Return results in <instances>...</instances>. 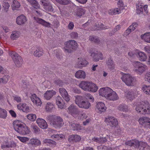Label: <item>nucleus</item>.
<instances>
[{"mask_svg": "<svg viewBox=\"0 0 150 150\" xmlns=\"http://www.w3.org/2000/svg\"><path fill=\"white\" fill-rule=\"evenodd\" d=\"M46 118L50 125L56 128H60L64 124L63 119L60 116L49 115Z\"/></svg>", "mask_w": 150, "mask_h": 150, "instance_id": "f257e3e1", "label": "nucleus"}, {"mask_svg": "<svg viewBox=\"0 0 150 150\" xmlns=\"http://www.w3.org/2000/svg\"><path fill=\"white\" fill-rule=\"evenodd\" d=\"M13 125L14 129L21 134L26 135L30 132L28 127L25 125L21 124L18 120L14 121L13 123Z\"/></svg>", "mask_w": 150, "mask_h": 150, "instance_id": "f03ea898", "label": "nucleus"}, {"mask_svg": "<svg viewBox=\"0 0 150 150\" xmlns=\"http://www.w3.org/2000/svg\"><path fill=\"white\" fill-rule=\"evenodd\" d=\"M79 87L85 91L96 92L98 90L97 86L94 83L89 82L82 81L79 84Z\"/></svg>", "mask_w": 150, "mask_h": 150, "instance_id": "7ed1b4c3", "label": "nucleus"}, {"mask_svg": "<svg viewBox=\"0 0 150 150\" xmlns=\"http://www.w3.org/2000/svg\"><path fill=\"white\" fill-rule=\"evenodd\" d=\"M75 103L80 108L87 109L90 106V104L88 102L83 99V97L80 96H75Z\"/></svg>", "mask_w": 150, "mask_h": 150, "instance_id": "20e7f679", "label": "nucleus"}, {"mask_svg": "<svg viewBox=\"0 0 150 150\" xmlns=\"http://www.w3.org/2000/svg\"><path fill=\"white\" fill-rule=\"evenodd\" d=\"M134 71L139 74L144 72L147 69V66L138 61H134L132 62Z\"/></svg>", "mask_w": 150, "mask_h": 150, "instance_id": "39448f33", "label": "nucleus"}, {"mask_svg": "<svg viewBox=\"0 0 150 150\" xmlns=\"http://www.w3.org/2000/svg\"><path fill=\"white\" fill-rule=\"evenodd\" d=\"M65 47L64 48L65 52L71 53L72 50H75L78 47L77 42L74 40H69L65 43Z\"/></svg>", "mask_w": 150, "mask_h": 150, "instance_id": "423d86ee", "label": "nucleus"}, {"mask_svg": "<svg viewBox=\"0 0 150 150\" xmlns=\"http://www.w3.org/2000/svg\"><path fill=\"white\" fill-rule=\"evenodd\" d=\"M16 66L18 67L21 66L23 63V60L21 57L17 53L12 52L10 53Z\"/></svg>", "mask_w": 150, "mask_h": 150, "instance_id": "0eeeda50", "label": "nucleus"}, {"mask_svg": "<svg viewBox=\"0 0 150 150\" xmlns=\"http://www.w3.org/2000/svg\"><path fill=\"white\" fill-rule=\"evenodd\" d=\"M117 3L119 8L115 9H112L109 10L108 13L111 15L118 14L121 13V11L124 9V4L122 1L121 0H118Z\"/></svg>", "mask_w": 150, "mask_h": 150, "instance_id": "6e6552de", "label": "nucleus"}, {"mask_svg": "<svg viewBox=\"0 0 150 150\" xmlns=\"http://www.w3.org/2000/svg\"><path fill=\"white\" fill-rule=\"evenodd\" d=\"M122 80L128 86H133L135 79L134 77L130 75L125 74L121 77Z\"/></svg>", "mask_w": 150, "mask_h": 150, "instance_id": "1a4fd4ad", "label": "nucleus"}, {"mask_svg": "<svg viewBox=\"0 0 150 150\" xmlns=\"http://www.w3.org/2000/svg\"><path fill=\"white\" fill-rule=\"evenodd\" d=\"M67 112L74 117H77L79 113L78 108L73 104L71 105L68 108Z\"/></svg>", "mask_w": 150, "mask_h": 150, "instance_id": "9d476101", "label": "nucleus"}, {"mask_svg": "<svg viewBox=\"0 0 150 150\" xmlns=\"http://www.w3.org/2000/svg\"><path fill=\"white\" fill-rule=\"evenodd\" d=\"M105 122L108 125L111 127H115L118 124L117 120L112 117L108 116L106 118Z\"/></svg>", "mask_w": 150, "mask_h": 150, "instance_id": "9b49d317", "label": "nucleus"}, {"mask_svg": "<svg viewBox=\"0 0 150 150\" xmlns=\"http://www.w3.org/2000/svg\"><path fill=\"white\" fill-rule=\"evenodd\" d=\"M139 122L141 125L150 128V119L148 117H142L139 119Z\"/></svg>", "mask_w": 150, "mask_h": 150, "instance_id": "f8f14e48", "label": "nucleus"}, {"mask_svg": "<svg viewBox=\"0 0 150 150\" xmlns=\"http://www.w3.org/2000/svg\"><path fill=\"white\" fill-rule=\"evenodd\" d=\"M34 19L37 23L41 24L45 27L47 28L51 27V23L46 21L42 19L37 17H34Z\"/></svg>", "mask_w": 150, "mask_h": 150, "instance_id": "ddd939ff", "label": "nucleus"}, {"mask_svg": "<svg viewBox=\"0 0 150 150\" xmlns=\"http://www.w3.org/2000/svg\"><path fill=\"white\" fill-rule=\"evenodd\" d=\"M91 56L92 57L93 61L97 62L99 59H103L102 54L97 51L92 52L91 54Z\"/></svg>", "mask_w": 150, "mask_h": 150, "instance_id": "4468645a", "label": "nucleus"}, {"mask_svg": "<svg viewBox=\"0 0 150 150\" xmlns=\"http://www.w3.org/2000/svg\"><path fill=\"white\" fill-rule=\"evenodd\" d=\"M59 92L64 100L67 102L70 100L69 96L65 89L63 88H59Z\"/></svg>", "mask_w": 150, "mask_h": 150, "instance_id": "2eb2a0df", "label": "nucleus"}, {"mask_svg": "<svg viewBox=\"0 0 150 150\" xmlns=\"http://www.w3.org/2000/svg\"><path fill=\"white\" fill-rule=\"evenodd\" d=\"M145 101H142L138 104L136 106L135 109L136 111L141 114H144V108H143L145 104Z\"/></svg>", "mask_w": 150, "mask_h": 150, "instance_id": "dca6fc26", "label": "nucleus"}, {"mask_svg": "<svg viewBox=\"0 0 150 150\" xmlns=\"http://www.w3.org/2000/svg\"><path fill=\"white\" fill-rule=\"evenodd\" d=\"M69 123V126L73 130H78L81 129L80 125L76 123V121H70Z\"/></svg>", "mask_w": 150, "mask_h": 150, "instance_id": "f3484780", "label": "nucleus"}, {"mask_svg": "<svg viewBox=\"0 0 150 150\" xmlns=\"http://www.w3.org/2000/svg\"><path fill=\"white\" fill-rule=\"evenodd\" d=\"M26 17L23 15L18 16L16 19V23L18 25L24 24L27 21Z\"/></svg>", "mask_w": 150, "mask_h": 150, "instance_id": "a211bd4d", "label": "nucleus"}, {"mask_svg": "<svg viewBox=\"0 0 150 150\" xmlns=\"http://www.w3.org/2000/svg\"><path fill=\"white\" fill-rule=\"evenodd\" d=\"M31 99L33 103L37 106L40 105L41 104L40 99L35 94H33L31 97Z\"/></svg>", "mask_w": 150, "mask_h": 150, "instance_id": "6ab92c4d", "label": "nucleus"}, {"mask_svg": "<svg viewBox=\"0 0 150 150\" xmlns=\"http://www.w3.org/2000/svg\"><path fill=\"white\" fill-rule=\"evenodd\" d=\"M37 123L41 128L45 129L47 127V125L46 122L43 119L38 118L37 120Z\"/></svg>", "mask_w": 150, "mask_h": 150, "instance_id": "aec40b11", "label": "nucleus"}, {"mask_svg": "<svg viewBox=\"0 0 150 150\" xmlns=\"http://www.w3.org/2000/svg\"><path fill=\"white\" fill-rule=\"evenodd\" d=\"M81 139L80 137L77 135H72L69 137L68 140L70 142H79Z\"/></svg>", "mask_w": 150, "mask_h": 150, "instance_id": "412c9836", "label": "nucleus"}, {"mask_svg": "<svg viewBox=\"0 0 150 150\" xmlns=\"http://www.w3.org/2000/svg\"><path fill=\"white\" fill-rule=\"evenodd\" d=\"M56 94V92L53 90L47 91L44 94V97L46 99L49 100Z\"/></svg>", "mask_w": 150, "mask_h": 150, "instance_id": "4be33fe9", "label": "nucleus"}, {"mask_svg": "<svg viewBox=\"0 0 150 150\" xmlns=\"http://www.w3.org/2000/svg\"><path fill=\"white\" fill-rule=\"evenodd\" d=\"M79 61L77 64L78 67L81 68L85 67L88 64V62L84 59L79 58Z\"/></svg>", "mask_w": 150, "mask_h": 150, "instance_id": "5701e85b", "label": "nucleus"}, {"mask_svg": "<svg viewBox=\"0 0 150 150\" xmlns=\"http://www.w3.org/2000/svg\"><path fill=\"white\" fill-rule=\"evenodd\" d=\"M96 108L101 113L105 112L106 109V107L105 106L104 104L102 102H99L97 103Z\"/></svg>", "mask_w": 150, "mask_h": 150, "instance_id": "b1692460", "label": "nucleus"}, {"mask_svg": "<svg viewBox=\"0 0 150 150\" xmlns=\"http://www.w3.org/2000/svg\"><path fill=\"white\" fill-rule=\"evenodd\" d=\"M136 55L139 60L141 61H144L147 58L146 55L143 52H138L136 54Z\"/></svg>", "mask_w": 150, "mask_h": 150, "instance_id": "393cba45", "label": "nucleus"}, {"mask_svg": "<svg viewBox=\"0 0 150 150\" xmlns=\"http://www.w3.org/2000/svg\"><path fill=\"white\" fill-rule=\"evenodd\" d=\"M139 150H148L149 149V146L146 143L144 142H139L138 147Z\"/></svg>", "mask_w": 150, "mask_h": 150, "instance_id": "a878e982", "label": "nucleus"}, {"mask_svg": "<svg viewBox=\"0 0 150 150\" xmlns=\"http://www.w3.org/2000/svg\"><path fill=\"white\" fill-rule=\"evenodd\" d=\"M106 63L108 68L112 70L114 69L115 64L111 57L108 58V59L106 61Z\"/></svg>", "mask_w": 150, "mask_h": 150, "instance_id": "bb28decb", "label": "nucleus"}, {"mask_svg": "<svg viewBox=\"0 0 150 150\" xmlns=\"http://www.w3.org/2000/svg\"><path fill=\"white\" fill-rule=\"evenodd\" d=\"M85 12V11L83 8H78L75 11V14L78 17H81L84 15Z\"/></svg>", "mask_w": 150, "mask_h": 150, "instance_id": "cd10ccee", "label": "nucleus"}, {"mask_svg": "<svg viewBox=\"0 0 150 150\" xmlns=\"http://www.w3.org/2000/svg\"><path fill=\"white\" fill-rule=\"evenodd\" d=\"M75 76L77 78L84 79L86 77V74L84 71L80 70L76 72L75 74Z\"/></svg>", "mask_w": 150, "mask_h": 150, "instance_id": "c85d7f7f", "label": "nucleus"}, {"mask_svg": "<svg viewBox=\"0 0 150 150\" xmlns=\"http://www.w3.org/2000/svg\"><path fill=\"white\" fill-rule=\"evenodd\" d=\"M141 38L145 42L150 43V33L148 32L142 35L141 36Z\"/></svg>", "mask_w": 150, "mask_h": 150, "instance_id": "c756f323", "label": "nucleus"}, {"mask_svg": "<svg viewBox=\"0 0 150 150\" xmlns=\"http://www.w3.org/2000/svg\"><path fill=\"white\" fill-rule=\"evenodd\" d=\"M112 92L111 94L110 95V96H108L107 99L111 100H118L119 97L116 92L113 91Z\"/></svg>", "mask_w": 150, "mask_h": 150, "instance_id": "7c9ffc66", "label": "nucleus"}, {"mask_svg": "<svg viewBox=\"0 0 150 150\" xmlns=\"http://www.w3.org/2000/svg\"><path fill=\"white\" fill-rule=\"evenodd\" d=\"M145 104L144 105V114H149L150 113V105L147 101H145Z\"/></svg>", "mask_w": 150, "mask_h": 150, "instance_id": "2f4dec72", "label": "nucleus"}, {"mask_svg": "<svg viewBox=\"0 0 150 150\" xmlns=\"http://www.w3.org/2000/svg\"><path fill=\"white\" fill-rule=\"evenodd\" d=\"M43 51L41 48L39 47L34 52V54L36 57H39L43 54Z\"/></svg>", "mask_w": 150, "mask_h": 150, "instance_id": "473e14b6", "label": "nucleus"}, {"mask_svg": "<svg viewBox=\"0 0 150 150\" xmlns=\"http://www.w3.org/2000/svg\"><path fill=\"white\" fill-rule=\"evenodd\" d=\"M126 96L127 98L132 100L135 98V94L132 91H128L126 93Z\"/></svg>", "mask_w": 150, "mask_h": 150, "instance_id": "72a5a7b5", "label": "nucleus"}, {"mask_svg": "<svg viewBox=\"0 0 150 150\" xmlns=\"http://www.w3.org/2000/svg\"><path fill=\"white\" fill-rule=\"evenodd\" d=\"M30 144L32 145L39 146L41 145L40 141L36 139H31L30 141Z\"/></svg>", "mask_w": 150, "mask_h": 150, "instance_id": "f704fd0d", "label": "nucleus"}, {"mask_svg": "<svg viewBox=\"0 0 150 150\" xmlns=\"http://www.w3.org/2000/svg\"><path fill=\"white\" fill-rule=\"evenodd\" d=\"M56 101L57 105L59 108H63V105L62 103V102L63 100L61 97L59 96H58L56 98Z\"/></svg>", "mask_w": 150, "mask_h": 150, "instance_id": "c9c22d12", "label": "nucleus"}, {"mask_svg": "<svg viewBox=\"0 0 150 150\" xmlns=\"http://www.w3.org/2000/svg\"><path fill=\"white\" fill-rule=\"evenodd\" d=\"M19 36V32L17 31H13L11 35V38L13 40L16 39L18 38Z\"/></svg>", "mask_w": 150, "mask_h": 150, "instance_id": "e433bc0d", "label": "nucleus"}, {"mask_svg": "<svg viewBox=\"0 0 150 150\" xmlns=\"http://www.w3.org/2000/svg\"><path fill=\"white\" fill-rule=\"evenodd\" d=\"M20 6V3L17 1L14 0L13 2V4L11 5L13 10H17Z\"/></svg>", "mask_w": 150, "mask_h": 150, "instance_id": "4c0bfd02", "label": "nucleus"}, {"mask_svg": "<svg viewBox=\"0 0 150 150\" xmlns=\"http://www.w3.org/2000/svg\"><path fill=\"white\" fill-rule=\"evenodd\" d=\"M7 115V112L5 109L0 108V118L4 119Z\"/></svg>", "mask_w": 150, "mask_h": 150, "instance_id": "58836bf2", "label": "nucleus"}, {"mask_svg": "<svg viewBox=\"0 0 150 150\" xmlns=\"http://www.w3.org/2000/svg\"><path fill=\"white\" fill-rule=\"evenodd\" d=\"M107 90V87H103L100 88L99 91L100 95L105 97V96H107L106 94Z\"/></svg>", "mask_w": 150, "mask_h": 150, "instance_id": "ea45409f", "label": "nucleus"}, {"mask_svg": "<svg viewBox=\"0 0 150 150\" xmlns=\"http://www.w3.org/2000/svg\"><path fill=\"white\" fill-rule=\"evenodd\" d=\"M142 90L145 93L150 95V86L144 85L142 87Z\"/></svg>", "mask_w": 150, "mask_h": 150, "instance_id": "a19ab883", "label": "nucleus"}, {"mask_svg": "<svg viewBox=\"0 0 150 150\" xmlns=\"http://www.w3.org/2000/svg\"><path fill=\"white\" fill-rule=\"evenodd\" d=\"M127 106L124 104H121L120 105L117 107V109L118 110L122 111H126L127 110Z\"/></svg>", "mask_w": 150, "mask_h": 150, "instance_id": "79ce46f5", "label": "nucleus"}, {"mask_svg": "<svg viewBox=\"0 0 150 150\" xmlns=\"http://www.w3.org/2000/svg\"><path fill=\"white\" fill-rule=\"evenodd\" d=\"M89 39L90 41L96 43H98L100 42L99 38L96 36H90Z\"/></svg>", "mask_w": 150, "mask_h": 150, "instance_id": "37998d69", "label": "nucleus"}, {"mask_svg": "<svg viewBox=\"0 0 150 150\" xmlns=\"http://www.w3.org/2000/svg\"><path fill=\"white\" fill-rule=\"evenodd\" d=\"M31 128L32 130L35 134H38L40 131L39 128L34 125H31Z\"/></svg>", "mask_w": 150, "mask_h": 150, "instance_id": "c03bdc74", "label": "nucleus"}, {"mask_svg": "<svg viewBox=\"0 0 150 150\" xmlns=\"http://www.w3.org/2000/svg\"><path fill=\"white\" fill-rule=\"evenodd\" d=\"M137 14H140L143 13V6L139 5L137 6Z\"/></svg>", "mask_w": 150, "mask_h": 150, "instance_id": "a18cd8bd", "label": "nucleus"}, {"mask_svg": "<svg viewBox=\"0 0 150 150\" xmlns=\"http://www.w3.org/2000/svg\"><path fill=\"white\" fill-rule=\"evenodd\" d=\"M45 9L48 11H51L53 10L52 5L49 4L47 3L44 6Z\"/></svg>", "mask_w": 150, "mask_h": 150, "instance_id": "49530a36", "label": "nucleus"}, {"mask_svg": "<svg viewBox=\"0 0 150 150\" xmlns=\"http://www.w3.org/2000/svg\"><path fill=\"white\" fill-rule=\"evenodd\" d=\"M27 118L30 120L34 121L36 119V116L35 114H30L27 116Z\"/></svg>", "mask_w": 150, "mask_h": 150, "instance_id": "de8ad7c7", "label": "nucleus"}, {"mask_svg": "<svg viewBox=\"0 0 150 150\" xmlns=\"http://www.w3.org/2000/svg\"><path fill=\"white\" fill-rule=\"evenodd\" d=\"M1 79L2 82L4 83H6L8 81L9 79V76L7 75H5Z\"/></svg>", "mask_w": 150, "mask_h": 150, "instance_id": "09e8293b", "label": "nucleus"}, {"mask_svg": "<svg viewBox=\"0 0 150 150\" xmlns=\"http://www.w3.org/2000/svg\"><path fill=\"white\" fill-rule=\"evenodd\" d=\"M53 105L52 103H48L46 105V109L47 111H50L53 108Z\"/></svg>", "mask_w": 150, "mask_h": 150, "instance_id": "8fccbe9b", "label": "nucleus"}, {"mask_svg": "<svg viewBox=\"0 0 150 150\" xmlns=\"http://www.w3.org/2000/svg\"><path fill=\"white\" fill-rule=\"evenodd\" d=\"M71 38L73 39H77L78 37V34L77 32H72L70 33Z\"/></svg>", "mask_w": 150, "mask_h": 150, "instance_id": "3c124183", "label": "nucleus"}, {"mask_svg": "<svg viewBox=\"0 0 150 150\" xmlns=\"http://www.w3.org/2000/svg\"><path fill=\"white\" fill-rule=\"evenodd\" d=\"M139 142L137 140H132V146L138 148Z\"/></svg>", "mask_w": 150, "mask_h": 150, "instance_id": "603ef678", "label": "nucleus"}, {"mask_svg": "<svg viewBox=\"0 0 150 150\" xmlns=\"http://www.w3.org/2000/svg\"><path fill=\"white\" fill-rule=\"evenodd\" d=\"M43 142L44 143H48L49 144H52L54 145H56V143L55 141L49 139H45L43 140Z\"/></svg>", "mask_w": 150, "mask_h": 150, "instance_id": "864d4df0", "label": "nucleus"}, {"mask_svg": "<svg viewBox=\"0 0 150 150\" xmlns=\"http://www.w3.org/2000/svg\"><path fill=\"white\" fill-rule=\"evenodd\" d=\"M64 137V136L63 134H54L51 136L52 138H57V139H63Z\"/></svg>", "mask_w": 150, "mask_h": 150, "instance_id": "5fc2aeb1", "label": "nucleus"}, {"mask_svg": "<svg viewBox=\"0 0 150 150\" xmlns=\"http://www.w3.org/2000/svg\"><path fill=\"white\" fill-rule=\"evenodd\" d=\"M3 7L6 12L8 11V9L9 7V5L8 2H6L5 1L4 2L3 4Z\"/></svg>", "mask_w": 150, "mask_h": 150, "instance_id": "6e6d98bb", "label": "nucleus"}, {"mask_svg": "<svg viewBox=\"0 0 150 150\" xmlns=\"http://www.w3.org/2000/svg\"><path fill=\"white\" fill-rule=\"evenodd\" d=\"M52 25L54 27L57 28L59 26V22L57 20H54L52 22Z\"/></svg>", "mask_w": 150, "mask_h": 150, "instance_id": "4d7b16f0", "label": "nucleus"}, {"mask_svg": "<svg viewBox=\"0 0 150 150\" xmlns=\"http://www.w3.org/2000/svg\"><path fill=\"white\" fill-rule=\"evenodd\" d=\"M107 92L106 93L107 96H105V98L107 99L108 96H110V95L112 93V92L113 91L109 87H107Z\"/></svg>", "mask_w": 150, "mask_h": 150, "instance_id": "13d9d810", "label": "nucleus"}, {"mask_svg": "<svg viewBox=\"0 0 150 150\" xmlns=\"http://www.w3.org/2000/svg\"><path fill=\"white\" fill-rule=\"evenodd\" d=\"M145 79L146 81L150 83V71L147 72L146 74Z\"/></svg>", "mask_w": 150, "mask_h": 150, "instance_id": "bf43d9fd", "label": "nucleus"}, {"mask_svg": "<svg viewBox=\"0 0 150 150\" xmlns=\"http://www.w3.org/2000/svg\"><path fill=\"white\" fill-rule=\"evenodd\" d=\"M14 99L18 103L21 102V98L20 97L16 95H14L13 96Z\"/></svg>", "mask_w": 150, "mask_h": 150, "instance_id": "052dcab7", "label": "nucleus"}, {"mask_svg": "<svg viewBox=\"0 0 150 150\" xmlns=\"http://www.w3.org/2000/svg\"><path fill=\"white\" fill-rule=\"evenodd\" d=\"M59 2L63 5H67L69 3V1L67 0H58Z\"/></svg>", "mask_w": 150, "mask_h": 150, "instance_id": "680f3d73", "label": "nucleus"}, {"mask_svg": "<svg viewBox=\"0 0 150 150\" xmlns=\"http://www.w3.org/2000/svg\"><path fill=\"white\" fill-rule=\"evenodd\" d=\"M54 83L57 85H58L59 86H62L63 83L62 81L59 79L55 81Z\"/></svg>", "mask_w": 150, "mask_h": 150, "instance_id": "e2e57ef3", "label": "nucleus"}, {"mask_svg": "<svg viewBox=\"0 0 150 150\" xmlns=\"http://www.w3.org/2000/svg\"><path fill=\"white\" fill-rule=\"evenodd\" d=\"M138 25L137 23H134L129 27L132 29V31H133L136 29Z\"/></svg>", "mask_w": 150, "mask_h": 150, "instance_id": "0e129e2a", "label": "nucleus"}, {"mask_svg": "<svg viewBox=\"0 0 150 150\" xmlns=\"http://www.w3.org/2000/svg\"><path fill=\"white\" fill-rule=\"evenodd\" d=\"M18 138L20 141L23 142H25L26 141H28L29 139L28 138L25 137H18Z\"/></svg>", "mask_w": 150, "mask_h": 150, "instance_id": "69168bd1", "label": "nucleus"}, {"mask_svg": "<svg viewBox=\"0 0 150 150\" xmlns=\"http://www.w3.org/2000/svg\"><path fill=\"white\" fill-rule=\"evenodd\" d=\"M23 107V111L25 112H28L30 111L29 107L26 105V104L25 103V105Z\"/></svg>", "mask_w": 150, "mask_h": 150, "instance_id": "338daca9", "label": "nucleus"}, {"mask_svg": "<svg viewBox=\"0 0 150 150\" xmlns=\"http://www.w3.org/2000/svg\"><path fill=\"white\" fill-rule=\"evenodd\" d=\"M74 25L72 22H70L68 25V28L69 30H72L73 29Z\"/></svg>", "mask_w": 150, "mask_h": 150, "instance_id": "774afa93", "label": "nucleus"}]
</instances>
